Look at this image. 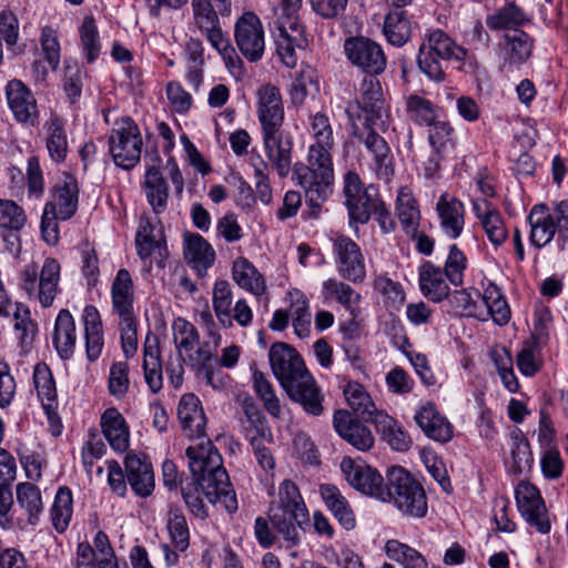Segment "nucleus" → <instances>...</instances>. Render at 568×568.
<instances>
[{"label":"nucleus","instance_id":"nucleus-52","mask_svg":"<svg viewBox=\"0 0 568 568\" xmlns=\"http://www.w3.org/2000/svg\"><path fill=\"white\" fill-rule=\"evenodd\" d=\"M166 528L174 548L184 552L190 546V529L186 517L178 506L170 507L168 511Z\"/></svg>","mask_w":568,"mask_h":568},{"label":"nucleus","instance_id":"nucleus-22","mask_svg":"<svg viewBox=\"0 0 568 568\" xmlns=\"http://www.w3.org/2000/svg\"><path fill=\"white\" fill-rule=\"evenodd\" d=\"M333 426L335 432L357 450L367 452L374 446L375 439L371 429L354 419L345 409L334 413Z\"/></svg>","mask_w":568,"mask_h":568},{"label":"nucleus","instance_id":"nucleus-49","mask_svg":"<svg viewBox=\"0 0 568 568\" xmlns=\"http://www.w3.org/2000/svg\"><path fill=\"white\" fill-rule=\"evenodd\" d=\"M383 438L390 447L398 452L407 450L412 445L410 437L403 430L397 422L385 413H378L373 422Z\"/></svg>","mask_w":568,"mask_h":568},{"label":"nucleus","instance_id":"nucleus-33","mask_svg":"<svg viewBox=\"0 0 568 568\" xmlns=\"http://www.w3.org/2000/svg\"><path fill=\"white\" fill-rule=\"evenodd\" d=\"M436 211L443 232L449 239H457L464 230V204L448 194L440 195L436 204Z\"/></svg>","mask_w":568,"mask_h":568},{"label":"nucleus","instance_id":"nucleus-20","mask_svg":"<svg viewBox=\"0 0 568 568\" xmlns=\"http://www.w3.org/2000/svg\"><path fill=\"white\" fill-rule=\"evenodd\" d=\"M256 113L261 129L282 128L284 106L280 89L272 84H262L256 91Z\"/></svg>","mask_w":568,"mask_h":568},{"label":"nucleus","instance_id":"nucleus-21","mask_svg":"<svg viewBox=\"0 0 568 568\" xmlns=\"http://www.w3.org/2000/svg\"><path fill=\"white\" fill-rule=\"evenodd\" d=\"M355 136L365 145L371 154L372 162L369 165L376 176L388 181L394 175L395 168L393 153L385 139L373 130L365 134H355Z\"/></svg>","mask_w":568,"mask_h":568},{"label":"nucleus","instance_id":"nucleus-12","mask_svg":"<svg viewBox=\"0 0 568 568\" xmlns=\"http://www.w3.org/2000/svg\"><path fill=\"white\" fill-rule=\"evenodd\" d=\"M268 359L272 372L282 388L308 373L297 351L284 342H276L271 346Z\"/></svg>","mask_w":568,"mask_h":568},{"label":"nucleus","instance_id":"nucleus-19","mask_svg":"<svg viewBox=\"0 0 568 568\" xmlns=\"http://www.w3.org/2000/svg\"><path fill=\"white\" fill-rule=\"evenodd\" d=\"M283 389L307 415L317 417L324 413V394L310 372Z\"/></svg>","mask_w":568,"mask_h":568},{"label":"nucleus","instance_id":"nucleus-55","mask_svg":"<svg viewBox=\"0 0 568 568\" xmlns=\"http://www.w3.org/2000/svg\"><path fill=\"white\" fill-rule=\"evenodd\" d=\"M50 514L55 530L63 532L68 528L73 514V498L70 488L67 486L59 487Z\"/></svg>","mask_w":568,"mask_h":568},{"label":"nucleus","instance_id":"nucleus-37","mask_svg":"<svg viewBox=\"0 0 568 568\" xmlns=\"http://www.w3.org/2000/svg\"><path fill=\"white\" fill-rule=\"evenodd\" d=\"M530 17L515 2H508L486 17V26L493 31L523 30Z\"/></svg>","mask_w":568,"mask_h":568},{"label":"nucleus","instance_id":"nucleus-23","mask_svg":"<svg viewBox=\"0 0 568 568\" xmlns=\"http://www.w3.org/2000/svg\"><path fill=\"white\" fill-rule=\"evenodd\" d=\"M33 385L37 390V395L39 400L42 404V407L52 425L53 435H59L61 433L60 427L55 429L54 419L57 416V407H58V395L55 388V382L52 375L51 369L44 363H38L33 368Z\"/></svg>","mask_w":568,"mask_h":568},{"label":"nucleus","instance_id":"nucleus-62","mask_svg":"<svg viewBox=\"0 0 568 568\" xmlns=\"http://www.w3.org/2000/svg\"><path fill=\"white\" fill-rule=\"evenodd\" d=\"M278 504L276 508H285L295 513V516L308 518L305 503L297 486L292 480H284L278 487Z\"/></svg>","mask_w":568,"mask_h":568},{"label":"nucleus","instance_id":"nucleus-6","mask_svg":"<svg viewBox=\"0 0 568 568\" xmlns=\"http://www.w3.org/2000/svg\"><path fill=\"white\" fill-rule=\"evenodd\" d=\"M385 498L393 503L404 515L422 518L427 513V497L422 484L402 467H392L387 471Z\"/></svg>","mask_w":568,"mask_h":568},{"label":"nucleus","instance_id":"nucleus-59","mask_svg":"<svg viewBox=\"0 0 568 568\" xmlns=\"http://www.w3.org/2000/svg\"><path fill=\"white\" fill-rule=\"evenodd\" d=\"M428 142L439 155H448L455 150L454 129L446 121H436L429 126Z\"/></svg>","mask_w":568,"mask_h":568},{"label":"nucleus","instance_id":"nucleus-41","mask_svg":"<svg viewBox=\"0 0 568 568\" xmlns=\"http://www.w3.org/2000/svg\"><path fill=\"white\" fill-rule=\"evenodd\" d=\"M60 263L53 257H47L38 277L37 300L43 307H49L59 291Z\"/></svg>","mask_w":568,"mask_h":568},{"label":"nucleus","instance_id":"nucleus-3","mask_svg":"<svg viewBox=\"0 0 568 568\" xmlns=\"http://www.w3.org/2000/svg\"><path fill=\"white\" fill-rule=\"evenodd\" d=\"M466 51L455 40L440 29L428 30L417 53L419 71L434 82L446 79V70L452 60H463Z\"/></svg>","mask_w":568,"mask_h":568},{"label":"nucleus","instance_id":"nucleus-31","mask_svg":"<svg viewBox=\"0 0 568 568\" xmlns=\"http://www.w3.org/2000/svg\"><path fill=\"white\" fill-rule=\"evenodd\" d=\"M126 480L135 495L145 498L154 489V474L151 463L136 455H128L125 458Z\"/></svg>","mask_w":568,"mask_h":568},{"label":"nucleus","instance_id":"nucleus-2","mask_svg":"<svg viewBox=\"0 0 568 568\" xmlns=\"http://www.w3.org/2000/svg\"><path fill=\"white\" fill-rule=\"evenodd\" d=\"M343 192L351 222L365 224L371 215L375 214L384 233L395 229L392 214L378 197L377 190L373 185L365 187L357 173L345 174Z\"/></svg>","mask_w":568,"mask_h":568},{"label":"nucleus","instance_id":"nucleus-61","mask_svg":"<svg viewBox=\"0 0 568 568\" xmlns=\"http://www.w3.org/2000/svg\"><path fill=\"white\" fill-rule=\"evenodd\" d=\"M406 111L410 120L419 125L430 126L437 121L436 106L434 103L417 94H412L406 99Z\"/></svg>","mask_w":568,"mask_h":568},{"label":"nucleus","instance_id":"nucleus-50","mask_svg":"<svg viewBox=\"0 0 568 568\" xmlns=\"http://www.w3.org/2000/svg\"><path fill=\"white\" fill-rule=\"evenodd\" d=\"M398 220L406 234H415L418 229L420 212L408 187H402L396 200Z\"/></svg>","mask_w":568,"mask_h":568},{"label":"nucleus","instance_id":"nucleus-17","mask_svg":"<svg viewBox=\"0 0 568 568\" xmlns=\"http://www.w3.org/2000/svg\"><path fill=\"white\" fill-rule=\"evenodd\" d=\"M535 48V39L524 30H513L504 33L498 43V54L503 69L519 68L525 64Z\"/></svg>","mask_w":568,"mask_h":568},{"label":"nucleus","instance_id":"nucleus-28","mask_svg":"<svg viewBox=\"0 0 568 568\" xmlns=\"http://www.w3.org/2000/svg\"><path fill=\"white\" fill-rule=\"evenodd\" d=\"M442 267L426 261L418 270V282L422 294L432 302L438 303L449 296V286Z\"/></svg>","mask_w":568,"mask_h":568},{"label":"nucleus","instance_id":"nucleus-53","mask_svg":"<svg viewBox=\"0 0 568 568\" xmlns=\"http://www.w3.org/2000/svg\"><path fill=\"white\" fill-rule=\"evenodd\" d=\"M14 329L18 333L22 353H29L38 332L37 324L30 317V311L23 304H14Z\"/></svg>","mask_w":568,"mask_h":568},{"label":"nucleus","instance_id":"nucleus-60","mask_svg":"<svg viewBox=\"0 0 568 568\" xmlns=\"http://www.w3.org/2000/svg\"><path fill=\"white\" fill-rule=\"evenodd\" d=\"M484 304L493 321L503 326L510 320V308L501 292L496 286H489L483 295Z\"/></svg>","mask_w":568,"mask_h":568},{"label":"nucleus","instance_id":"nucleus-16","mask_svg":"<svg viewBox=\"0 0 568 568\" xmlns=\"http://www.w3.org/2000/svg\"><path fill=\"white\" fill-rule=\"evenodd\" d=\"M4 95L17 122L34 125L39 118L37 100L31 90L19 79H12L4 87Z\"/></svg>","mask_w":568,"mask_h":568},{"label":"nucleus","instance_id":"nucleus-1","mask_svg":"<svg viewBox=\"0 0 568 568\" xmlns=\"http://www.w3.org/2000/svg\"><path fill=\"white\" fill-rule=\"evenodd\" d=\"M191 481L201 483V489L211 504H221L233 514L237 510V499L223 467L222 456L213 443L206 442L189 446L185 450Z\"/></svg>","mask_w":568,"mask_h":568},{"label":"nucleus","instance_id":"nucleus-25","mask_svg":"<svg viewBox=\"0 0 568 568\" xmlns=\"http://www.w3.org/2000/svg\"><path fill=\"white\" fill-rule=\"evenodd\" d=\"M111 300L113 313L119 320L134 318V285L128 270L121 268L111 286Z\"/></svg>","mask_w":568,"mask_h":568},{"label":"nucleus","instance_id":"nucleus-27","mask_svg":"<svg viewBox=\"0 0 568 568\" xmlns=\"http://www.w3.org/2000/svg\"><path fill=\"white\" fill-rule=\"evenodd\" d=\"M414 419L427 437L439 443H447L453 437V427L432 403L423 405Z\"/></svg>","mask_w":568,"mask_h":568},{"label":"nucleus","instance_id":"nucleus-51","mask_svg":"<svg viewBox=\"0 0 568 568\" xmlns=\"http://www.w3.org/2000/svg\"><path fill=\"white\" fill-rule=\"evenodd\" d=\"M12 481L4 479L0 474V528L3 530L24 528V519L21 516H17V510H13Z\"/></svg>","mask_w":568,"mask_h":568},{"label":"nucleus","instance_id":"nucleus-29","mask_svg":"<svg viewBox=\"0 0 568 568\" xmlns=\"http://www.w3.org/2000/svg\"><path fill=\"white\" fill-rule=\"evenodd\" d=\"M17 505L22 513L24 526H36L44 510V501L40 488L30 481H22L16 486Z\"/></svg>","mask_w":568,"mask_h":568},{"label":"nucleus","instance_id":"nucleus-54","mask_svg":"<svg viewBox=\"0 0 568 568\" xmlns=\"http://www.w3.org/2000/svg\"><path fill=\"white\" fill-rule=\"evenodd\" d=\"M47 150L50 158L57 163L63 162L67 158L68 138L64 123L58 116H53L49 121L47 130Z\"/></svg>","mask_w":568,"mask_h":568},{"label":"nucleus","instance_id":"nucleus-39","mask_svg":"<svg viewBox=\"0 0 568 568\" xmlns=\"http://www.w3.org/2000/svg\"><path fill=\"white\" fill-rule=\"evenodd\" d=\"M142 189L154 214H162L168 207L169 187L160 169L151 166L146 170Z\"/></svg>","mask_w":568,"mask_h":568},{"label":"nucleus","instance_id":"nucleus-18","mask_svg":"<svg viewBox=\"0 0 568 568\" xmlns=\"http://www.w3.org/2000/svg\"><path fill=\"white\" fill-rule=\"evenodd\" d=\"M333 250L339 275L353 283L362 282L366 271L359 246L352 239L341 235L334 241Z\"/></svg>","mask_w":568,"mask_h":568},{"label":"nucleus","instance_id":"nucleus-56","mask_svg":"<svg viewBox=\"0 0 568 568\" xmlns=\"http://www.w3.org/2000/svg\"><path fill=\"white\" fill-rule=\"evenodd\" d=\"M322 295L325 301H336L345 308L354 313L355 306L361 301V295L348 284L335 278L325 281L322 285Z\"/></svg>","mask_w":568,"mask_h":568},{"label":"nucleus","instance_id":"nucleus-35","mask_svg":"<svg viewBox=\"0 0 568 568\" xmlns=\"http://www.w3.org/2000/svg\"><path fill=\"white\" fill-rule=\"evenodd\" d=\"M184 257L199 275L203 276L215 260V252L200 234L185 235Z\"/></svg>","mask_w":568,"mask_h":568},{"label":"nucleus","instance_id":"nucleus-30","mask_svg":"<svg viewBox=\"0 0 568 568\" xmlns=\"http://www.w3.org/2000/svg\"><path fill=\"white\" fill-rule=\"evenodd\" d=\"M304 44V28L301 23L290 21L288 28L278 27V32L275 36L276 53L287 68L295 67L297 61L295 49L303 48Z\"/></svg>","mask_w":568,"mask_h":568},{"label":"nucleus","instance_id":"nucleus-11","mask_svg":"<svg viewBox=\"0 0 568 568\" xmlns=\"http://www.w3.org/2000/svg\"><path fill=\"white\" fill-rule=\"evenodd\" d=\"M234 40L241 54L250 62H257L263 58L265 32L257 14L247 11L236 20Z\"/></svg>","mask_w":568,"mask_h":568},{"label":"nucleus","instance_id":"nucleus-47","mask_svg":"<svg viewBox=\"0 0 568 568\" xmlns=\"http://www.w3.org/2000/svg\"><path fill=\"white\" fill-rule=\"evenodd\" d=\"M344 396L353 412L363 420L373 423L374 418L377 417L379 412L361 384L356 382L347 383L344 387Z\"/></svg>","mask_w":568,"mask_h":568},{"label":"nucleus","instance_id":"nucleus-7","mask_svg":"<svg viewBox=\"0 0 568 568\" xmlns=\"http://www.w3.org/2000/svg\"><path fill=\"white\" fill-rule=\"evenodd\" d=\"M191 10L193 24L222 55L225 65L227 68L236 67L240 59L222 31L217 11L211 0H191Z\"/></svg>","mask_w":568,"mask_h":568},{"label":"nucleus","instance_id":"nucleus-15","mask_svg":"<svg viewBox=\"0 0 568 568\" xmlns=\"http://www.w3.org/2000/svg\"><path fill=\"white\" fill-rule=\"evenodd\" d=\"M265 155L280 178L288 175L292 168L293 139L281 128L262 130Z\"/></svg>","mask_w":568,"mask_h":568},{"label":"nucleus","instance_id":"nucleus-45","mask_svg":"<svg viewBox=\"0 0 568 568\" xmlns=\"http://www.w3.org/2000/svg\"><path fill=\"white\" fill-rule=\"evenodd\" d=\"M232 275L240 287L255 296H261L266 291V283L263 275L245 257H239L234 261Z\"/></svg>","mask_w":568,"mask_h":568},{"label":"nucleus","instance_id":"nucleus-5","mask_svg":"<svg viewBox=\"0 0 568 568\" xmlns=\"http://www.w3.org/2000/svg\"><path fill=\"white\" fill-rule=\"evenodd\" d=\"M531 245L541 248L557 235L560 250L568 242V200L560 201L552 209L546 204H536L528 215Z\"/></svg>","mask_w":568,"mask_h":568},{"label":"nucleus","instance_id":"nucleus-36","mask_svg":"<svg viewBox=\"0 0 568 568\" xmlns=\"http://www.w3.org/2000/svg\"><path fill=\"white\" fill-rule=\"evenodd\" d=\"M101 427L110 446L119 453H124L130 445L129 427L124 417L116 408L106 409L101 417Z\"/></svg>","mask_w":568,"mask_h":568},{"label":"nucleus","instance_id":"nucleus-40","mask_svg":"<svg viewBox=\"0 0 568 568\" xmlns=\"http://www.w3.org/2000/svg\"><path fill=\"white\" fill-rule=\"evenodd\" d=\"M320 494L326 507L337 519V521L346 529L352 530L356 526L354 513L339 489L331 484L320 486Z\"/></svg>","mask_w":568,"mask_h":568},{"label":"nucleus","instance_id":"nucleus-57","mask_svg":"<svg viewBox=\"0 0 568 568\" xmlns=\"http://www.w3.org/2000/svg\"><path fill=\"white\" fill-rule=\"evenodd\" d=\"M320 90L316 71L310 67L300 71L291 84L290 97L294 105H302L307 98Z\"/></svg>","mask_w":568,"mask_h":568},{"label":"nucleus","instance_id":"nucleus-13","mask_svg":"<svg viewBox=\"0 0 568 568\" xmlns=\"http://www.w3.org/2000/svg\"><path fill=\"white\" fill-rule=\"evenodd\" d=\"M341 470L346 481L356 490L379 500L387 496L385 494L386 484H384L382 475L371 466L344 457L341 462Z\"/></svg>","mask_w":568,"mask_h":568},{"label":"nucleus","instance_id":"nucleus-42","mask_svg":"<svg viewBox=\"0 0 568 568\" xmlns=\"http://www.w3.org/2000/svg\"><path fill=\"white\" fill-rule=\"evenodd\" d=\"M83 323L85 333V351L90 362H94L103 349L102 321L98 308L87 305L83 310Z\"/></svg>","mask_w":568,"mask_h":568},{"label":"nucleus","instance_id":"nucleus-58","mask_svg":"<svg viewBox=\"0 0 568 568\" xmlns=\"http://www.w3.org/2000/svg\"><path fill=\"white\" fill-rule=\"evenodd\" d=\"M233 301L231 285L227 281H217L213 287V308L219 322L224 327H232L231 305Z\"/></svg>","mask_w":568,"mask_h":568},{"label":"nucleus","instance_id":"nucleus-64","mask_svg":"<svg viewBox=\"0 0 568 568\" xmlns=\"http://www.w3.org/2000/svg\"><path fill=\"white\" fill-rule=\"evenodd\" d=\"M387 556L398 561L404 568H425L426 561L414 548L397 540H389L386 544Z\"/></svg>","mask_w":568,"mask_h":568},{"label":"nucleus","instance_id":"nucleus-32","mask_svg":"<svg viewBox=\"0 0 568 568\" xmlns=\"http://www.w3.org/2000/svg\"><path fill=\"white\" fill-rule=\"evenodd\" d=\"M47 203H51L54 206V211L60 213L61 221L71 219L77 213L79 205L77 179L67 174L62 181L54 185L52 197Z\"/></svg>","mask_w":568,"mask_h":568},{"label":"nucleus","instance_id":"nucleus-10","mask_svg":"<svg viewBox=\"0 0 568 568\" xmlns=\"http://www.w3.org/2000/svg\"><path fill=\"white\" fill-rule=\"evenodd\" d=\"M517 509L524 520L539 534H548L551 529L548 509L539 489L528 483L520 481L515 489Z\"/></svg>","mask_w":568,"mask_h":568},{"label":"nucleus","instance_id":"nucleus-26","mask_svg":"<svg viewBox=\"0 0 568 568\" xmlns=\"http://www.w3.org/2000/svg\"><path fill=\"white\" fill-rule=\"evenodd\" d=\"M178 416L187 437L199 438L204 435L206 417L197 396L184 394L179 403Z\"/></svg>","mask_w":568,"mask_h":568},{"label":"nucleus","instance_id":"nucleus-44","mask_svg":"<svg viewBox=\"0 0 568 568\" xmlns=\"http://www.w3.org/2000/svg\"><path fill=\"white\" fill-rule=\"evenodd\" d=\"M270 513V519L274 529L282 535L287 542V547L296 546L301 540L297 528L307 523L308 518L301 519L295 516L294 511L285 508L272 507Z\"/></svg>","mask_w":568,"mask_h":568},{"label":"nucleus","instance_id":"nucleus-4","mask_svg":"<svg viewBox=\"0 0 568 568\" xmlns=\"http://www.w3.org/2000/svg\"><path fill=\"white\" fill-rule=\"evenodd\" d=\"M294 178L305 191L306 203L316 216L323 201L331 193L334 180L332 155L307 154V164H296Z\"/></svg>","mask_w":568,"mask_h":568},{"label":"nucleus","instance_id":"nucleus-38","mask_svg":"<svg viewBox=\"0 0 568 568\" xmlns=\"http://www.w3.org/2000/svg\"><path fill=\"white\" fill-rule=\"evenodd\" d=\"M77 334L74 318L68 310H61L55 318L53 346L62 359L72 357Z\"/></svg>","mask_w":568,"mask_h":568},{"label":"nucleus","instance_id":"nucleus-46","mask_svg":"<svg viewBox=\"0 0 568 568\" xmlns=\"http://www.w3.org/2000/svg\"><path fill=\"white\" fill-rule=\"evenodd\" d=\"M534 456L525 434L516 428L510 433V459L507 465L511 473L521 474L530 470Z\"/></svg>","mask_w":568,"mask_h":568},{"label":"nucleus","instance_id":"nucleus-63","mask_svg":"<svg viewBox=\"0 0 568 568\" xmlns=\"http://www.w3.org/2000/svg\"><path fill=\"white\" fill-rule=\"evenodd\" d=\"M173 339L181 359L182 352H191L199 343V333L195 326L182 317H178L172 324Z\"/></svg>","mask_w":568,"mask_h":568},{"label":"nucleus","instance_id":"nucleus-24","mask_svg":"<svg viewBox=\"0 0 568 568\" xmlns=\"http://www.w3.org/2000/svg\"><path fill=\"white\" fill-rule=\"evenodd\" d=\"M136 248L141 258L154 256L159 266L163 267L168 256V247L161 227H156L150 221H142L136 233Z\"/></svg>","mask_w":568,"mask_h":568},{"label":"nucleus","instance_id":"nucleus-48","mask_svg":"<svg viewBox=\"0 0 568 568\" xmlns=\"http://www.w3.org/2000/svg\"><path fill=\"white\" fill-rule=\"evenodd\" d=\"M383 33L386 40L395 45H404L410 38V21L403 10H394L386 14L384 20Z\"/></svg>","mask_w":568,"mask_h":568},{"label":"nucleus","instance_id":"nucleus-43","mask_svg":"<svg viewBox=\"0 0 568 568\" xmlns=\"http://www.w3.org/2000/svg\"><path fill=\"white\" fill-rule=\"evenodd\" d=\"M311 134L315 142L310 146L308 153L318 155H332L335 140L329 118L322 112L310 116Z\"/></svg>","mask_w":568,"mask_h":568},{"label":"nucleus","instance_id":"nucleus-14","mask_svg":"<svg viewBox=\"0 0 568 568\" xmlns=\"http://www.w3.org/2000/svg\"><path fill=\"white\" fill-rule=\"evenodd\" d=\"M362 110L365 113V120L371 125L377 126V121L383 123V115L385 114L383 90L376 75H368L364 78L361 88L359 97L354 103L347 105V113L349 118L362 115L357 112Z\"/></svg>","mask_w":568,"mask_h":568},{"label":"nucleus","instance_id":"nucleus-34","mask_svg":"<svg viewBox=\"0 0 568 568\" xmlns=\"http://www.w3.org/2000/svg\"><path fill=\"white\" fill-rule=\"evenodd\" d=\"M144 379L152 393H158L163 386L162 362L159 338L148 333L143 345Z\"/></svg>","mask_w":568,"mask_h":568},{"label":"nucleus","instance_id":"nucleus-9","mask_svg":"<svg viewBox=\"0 0 568 568\" xmlns=\"http://www.w3.org/2000/svg\"><path fill=\"white\" fill-rule=\"evenodd\" d=\"M343 49L347 60L368 75H378L386 69L387 59L383 48L367 37L347 38Z\"/></svg>","mask_w":568,"mask_h":568},{"label":"nucleus","instance_id":"nucleus-8","mask_svg":"<svg viewBox=\"0 0 568 568\" xmlns=\"http://www.w3.org/2000/svg\"><path fill=\"white\" fill-rule=\"evenodd\" d=\"M142 145L140 130L131 118L123 116L114 122L109 135V151L118 166L134 168L141 159Z\"/></svg>","mask_w":568,"mask_h":568}]
</instances>
